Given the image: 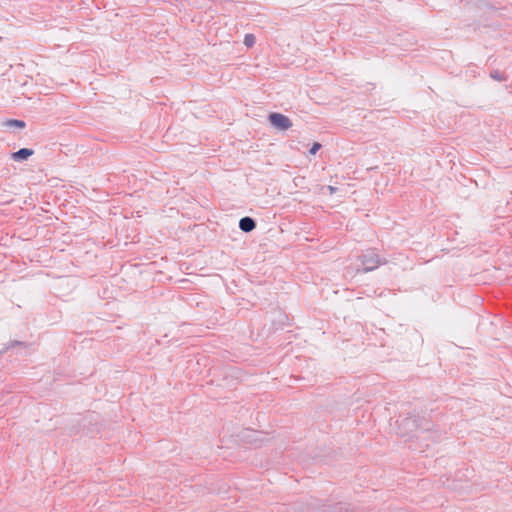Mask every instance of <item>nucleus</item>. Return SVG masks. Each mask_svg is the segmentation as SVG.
<instances>
[{"mask_svg": "<svg viewBox=\"0 0 512 512\" xmlns=\"http://www.w3.org/2000/svg\"><path fill=\"white\" fill-rule=\"evenodd\" d=\"M33 153H34V151L32 149L22 148L19 151L13 153L12 158L14 160H24V159H27L28 157L32 156Z\"/></svg>", "mask_w": 512, "mask_h": 512, "instance_id": "3", "label": "nucleus"}, {"mask_svg": "<svg viewBox=\"0 0 512 512\" xmlns=\"http://www.w3.org/2000/svg\"><path fill=\"white\" fill-rule=\"evenodd\" d=\"M320 148H321V144H320V143H318V142H315V143L312 145L311 149H310V154H312V155L316 154V152H317Z\"/></svg>", "mask_w": 512, "mask_h": 512, "instance_id": "6", "label": "nucleus"}, {"mask_svg": "<svg viewBox=\"0 0 512 512\" xmlns=\"http://www.w3.org/2000/svg\"><path fill=\"white\" fill-rule=\"evenodd\" d=\"M244 44L247 47H252L255 44V36L253 34H246L244 37Z\"/></svg>", "mask_w": 512, "mask_h": 512, "instance_id": "5", "label": "nucleus"}, {"mask_svg": "<svg viewBox=\"0 0 512 512\" xmlns=\"http://www.w3.org/2000/svg\"><path fill=\"white\" fill-rule=\"evenodd\" d=\"M269 120L274 127L280 130H287L292 126V122L290 121V119L287 116L280 113L270 114Z\"/></svg>", "mask_w": 512, "mask_h": 512, "instance_id": "1", "label": "nucleus"}, {"mask_svg": "<svg viewBox=\"0 0 512 512\" xmlns=\"http://www.w3.org/2000/svg\"><path fill=\"white\" fill-rule=\"evenodd\" d=\"M328 190H329L330 194H333L336 191V188L333 186H328Z\"/></svg>", "mask_w": 512, "mask_h": 512, "instance_id": "7", "label": "nucleus"}, {"mask_svg": "<svg viewBox=\"0 0 512 512\" xmlns=\"http://www.w3.org/2000/svg\"><path fill=\"white\" fill-rule=\"evenodd\" d=\"M239 227L244 232H250L255 228V222L250 217H244L240 220Z\"/></svg>", "mask_w": 512, "mask_h": 512, "instance_id": "2", "label": "nucleus"}, {"mask_svg": "<svg viewBox=\"0 0 512 512\" xmlns=\"http://www.w3.org/2000/svg\"><path fill=\"white\" fill-rule=\"evenodd\" d=\"M6 126H9V127H17V128H24L25 127V123L21 120H8L6 123H5Z\"/></svg>", "mask_w": 512, "mask_h": 512, "instance_id": "4", "label": "nucleus"}]
</instances>
